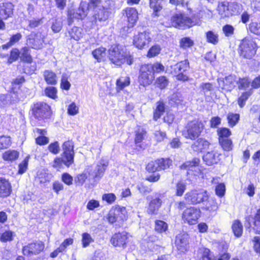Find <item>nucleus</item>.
Wrapping results in <instances>:
<instances>
[{"label": "nucleus", "instance_id": "nucleus-11", "mask_svg": "<svg viewBox=\"0 0 260 260\" xmlns=\"http://www.w3.org/2000/svg\"><path fill=\"white\" fill-rule=\"evenodd\" d=\"M208 198V193L206 190L193 189L187 191L184 198L187 203L197 205L203 203Z\"/></svg>", "mask_w": 260, "mask_h": 260}, {"label": "nucleus", "instance_id": "nucleus-55", "mask_svg": "<svg viewBox=\"0 0 260 260\" xmlns=\"http://www.w3.org/2000/svg\"><path fill=\"white\" fill-rule=\"evenodd\" d=\"M248 29L251 33L260 36V22L256 21L251 22L249 24Z\"/></svg>", "mask_w": 260, "mask_h": 260}, {"label": "nucleus", "instance_id": "nucleus-1", "mask_svg": "<svg viewBox=\"0 0 260 260\" xmlns=\"http://www.w3.org/2000/svg\"><path fill=\"white\" fill-rule=\"evenodd\" d=\"M173 161L170 157H158L150 161L145 166V170L149 175L146 176L145 180L151 183L158 182L161 177L160 171H166L171 169Z\"/></svg>", "mask_w": 260, "mask_h": 260}, {"label": "nucleus", "instance_id": "nucleus-30", "mask_svg": "<svg viewBox=\"0 0 260 260\" xmlns=\"http://www.w3.org/2000/svg\"><path fill=\"white\" fill-rule=\"evenodd\" d=\"M210 145V143L207 140L199 137L192 143L191 147L194 151L202 152L207 149Z\"/></svg>", "mask_w": 260, "mask_h": 260}, {"label": "nucleus", "instance_id": "nucleus-26", "mask_svg": "<svg viewBox=\"0 0 260 260\" xmlns=\"http://www.w3.org/2000/svg\"><path fill=\"white\" fill-rule=\"evenodd\" d=\"M219 85L221 83V88L226 91H231L235 87L236 78L229 75L218 81Z\"/></svg>", "mask_w": 260, "mask_h": 260}, {"label": "nucleus", "instance_id": "nucleus-47", "mask_svg": "<svg viewBox=\"0 0 260 260\" xmlns=\"http://www.w3.org/2000/svg\"><path fill=\"white\" fill-rule=\"evenodd\" d=\"M169 83V79L164 75L157 77L154 82L155 85L161 90L166 88Z\"/></svg>", "mask_w": 260, "mask_h": 260}, {"label": "nucleus", "instance_id": "nucleus-50", "mask_svg": "<svg viewBox=\"0 0 260 260\" xmlns=\"http://www.w3.org/2000/svg\"><path fill=\"white\" fill-rule=\"evenodd\" d=\"M20 56V52L18 48H12L9 52V55L8 57L7 62L8 64H11L17 61Z\"/></svg>", "mask_w": 260, "mask_h": 260}, {"label": "nucleus", "instance_id": "nucleus-22", "mask_svg": "<svg viewBox=\"0 0 260 260\" xmlns=\"http://www.w3.org/2000/svg\"><path fill=\"white\" fill-rule=\"evenodd\" d=\"M14 5L9 1L0 3V18L7 20L12 17L14 14Z\"/></svg>", "mask_w": 260, "mask_h": 260}, {"label": "nucleus", "instance_id": "nucleus-18", "mask_svg": "<svg viewBox=\"0 0 260 260\" xmlns=\"http://www.w3.org/2000/svg\"><path fill=\"white\" fill-rule=\"evenodd\" d=\"M128 233L125 231L115 233L110 238V242L114 247L125 249L129 242Z\"/></svg>", "mask_w": 260, "mask_h": 260}, {"label": "nucleus", "instance_id": "nucleus-6", "mask_svg": "<svg viewBox=\"0 0 260 260\" xmlns=\"http://www.w3.org/2000/svg\"><path fill=\"white\" fill-rule=\"evenodd\" d=\"M128 216L126 207L116 205L111 207L106 215V219L110 224L118 222L122 224L127 220Z\"/></svg>", "mask_w": 260, "mask_h": 260}, {"label": "nucleus", "instance_id": "nucleus-27", "mask_svg": "<svg viewBox=\"0 0 260 260\" xmlns=\"http://www.w3.org/2000/svg\"><path fill=\"white\" fill-rule=\"evenodd\" d=\"M221 154L216 151L208 152L203 156V159L205 164L208 166H211L217 164L220 160Z\"/></svg>", "mask_w": 260, "mask_h": 260}, {"label": "nucleus", "instance_id": "nucleus-52", "mask_svg": "<svg viewBox=\"0 0 260 260\" xmlns=\"http://www.w3.org/2000/svg\"><path fill=\"white\" fill-rule=\"evenodd\" d=\"M253 224L255 233L260 235V208L256 210L254 215Z\"/></svg>", "mask_w": 260, "mask_h": 260}, {"label": "nucleus", "instance_id": "nucleus-43", "mask_svg": "<svg viewBox=\"0 0 260 260\" xmlns=\"http://www.w3.org/2000/svg\"><path fill=\"white\" fill-rule=\"evenodd\" d=\"M240 115L239 113L229 112L226 115V120L230 127L235 126L239 122Z\"/></svg>", "mask_w": 260, "mask_h": 260}, {"label": "nucleus", "instance_id": "nucleus-17", "mask_svg": "<svg viewBox=\"0 0 260 260\" xmlns=\"http://www.w3.org/2000/svg\"><path fill=\"white\" fill-rule=\"evenodd\" d=\"M44 242L40 240H37L23 246L22 252L24 255L32 256L39 254L44 250Z\"/></svg>", "mask_w": 260, "mask_h": 260}, {"label": "nucleus", "instance_id": "nucleus-9", "mask_svg": "<svg viewBox=\"0 0 260 260\" xmlns=\"http://www.w3.org/2000/svg\"><path fill=\"white\" fill-rule=\"evenodd\" d=\"M30 110L32 116L38 120H44L49 118L52 114L50 106L44 102L33 103Z\"/></svg>", "mask_w": 260, "mask_h": 260}, {"label": "nucleus", "instance_id": "nucleus-40", "mask_svg": "<svg viewBox=\"0 0 260 260\" xmlns=\"http://www.w3.org/2000/svg\"><path fill=\"white\" fill-rule=\"evenodd\" d=\"M236 84L239 90H246L251 86V80L248 76L239 77L236 81Z\"/></svg>", "mask_w": 260, "mask_h": 260}, {"label": "nucleus", "instance_id": "nucleus-49", "mask_svg": "<svg viewBox=\"0 0 260 260\" xmlns=\"http://www.w3.org/2000/svg\"><path fill=\"white\" fill-rule=\"evenodd\" d=\"M200 159L198 157H193L191 160H186L180 166L182 169H189L192 167L199 166L200 164Z\"/></svg>", "mask_w": 260, "mask_h": 260}, {"label": "nucleus", "instance_id": "nucleus-29", "mask_svg": "<svg viewBox=\"0 0 260 260\" xmlns=\"http://www.w3.org/2000/svg\"><path fill=\"white\" fill-rule=\"evenodd\" d=\"M166 110L165 102L162 100H160L156 103V106L153 112V119L157 121L165 113Z\"/></svg>", "mask_w": 260, "mask_h": 260}, {"label": "nucleus", "instance_id": "nucleus-8", "mask_svg": "<svg viewBox=\"0 0 260 260\" xmlns=\"http://www.w3.org/2000/svg\"><path fill=\"white\" fill-rule=\"evenodd\" d=\"M218 142L224 151L229 152L234 148V144L232 139V132L226 127H218L216 130Z\"/></svg>", "mask_w": 260, "mask_h": 260}, {"label": "nucleus", "instance_id": "nucleus-4", "mask_svg": "<svg viewBox=\"0 0 260 260\" xmlns=\"http://www.w3.org/2000/svg\"><path fill=\"white\" fill-rule=\"evenodd\" d=\"M205 128V121L193 119L188 121L184 125L182 135L186 139L194 141L200 137Z\"/></svg>", "mask_w": 260, "mask_h": 260}, {"label": "nucleus", "instance_id": "nucleus-46", "mask_svg": "<svg viewBox=\"0 0 260 260\" xmlns=\"http://www.w3.org/2000/svg\"><path fill=\"white\" fill-rule=\"evenodd\" d=\"M179 47L182 50H187L194 46V41L189 37L181 38L179 42Z\"/></svg>", "mask_w": 260, "mask_h": 260}, {"label": "nucleus", "instance_id": "nucleus-38", "mask_svg": "<svg viewBox=\"0 0 260 260\" xmlns=\"http://www.w3.org/2000/svg\"><path fill=\"white\" fill-rule=\"evenodd\" d=\"M20 59L23 63L31 64L33 62V58L30 54L29 47L24 46L21 49Z\"/></svg>", "mask_w": 260, "mask_h": 260}, {"label": "nucleus", "instance_id": "nucleus-53", "mask_svg": "<svg viewBox=\"0 0 260 260\" xmlns=\"http://www.w3.org/2000/svg\"><path fill=\"white\" fill-rule=\"evenodd\" d=\"M161 47L159 45L152 46L148 50L146 56L148 58H152L157 56L160 52Z\"/></svg>", "mask_w": 260, "mask_h": 260}, {"label": "nucleus", "instance_id": "nucleus-57", "mask_svg": "<svg viewBox=\"0 0 260 260\" xmlns=\"http://www.w3.org/2000/svg\"><path fill=\"white\" fill-rule=\"evenodd\" d=\"M102 3V0H89L87 9L88 10H92L95 12V11L99 10L102 6H103Z\"/></svg>", "mask_w": 260, "mask_h": 260}, {"label": "nucleus", "instance_id": "nucleus-10", "mask_svg": "<svg viewBox=\"0 0 260 260\" xmlns=\"http://www.w3.org/2000/svg\"><path fill=\"white\" fill-rule=\"evenodd\" d=\"M202 216V211L200 207L194 206H189L183 211L181 217L184 223L189 225L197 224Z\"/></svg>", "mask_w": 260, "mask_h": 260}, {"label": "nucleus", "instance_id": "nucleus-36", "mask_svg": "<svg viewBox=\"0 0 260 260\" xmlns=\"http://www.w3.org/2000/svg\"><path fill=\"white\" fill-rule=\"evenodd\" d=\"M131 83L130 77L128 76L118 78L116 81V90L119 92L123 90L126 87L128 86Z\"/></svg>", "mask_w": 260, "mask_h": 260}, {"label": "nucleus", "instance_id": "nucleus-25", "mask_svg": "<svg viewBox=\"0 0 260 260\" xmlns=\"http://www.w3.org/2000/svg\"><path fill=\"white\" fill-rule=\"evenodd\" d=\"M111 12L109 8L102 6L99 10L95 11L93 17L95 22H104L110 18Z\"/></svg>", "mask_w": 260, "mask_h": 260}, {"label": "nucleus", "instance_id": "nucleus-48", "mask_svg": "<svg viewBox=\"0 0 260 260\" xmlns=\"http://www.w3.org/2000/svg\"><path fill=\"white\" fill-rule=\"evenodd\" d=\"M206 41L208 43L213 45H216L219 42V36L217 33L212 31L208 30L205 33Z\"/></svg>", "mask_w": 260, "mask_h": 260}, {"label": "nucleus", "instance_id": "nucleus-34", "mask_svg": "<svg viewBox=\"0 0 260 260\" xmlns=\"http://www.w3.org/2000/svg\"><path fill=\"white\" fill-rule=\"evenodd\" d=\"M253 90L248 88L241 92L237 99V102L240 108H243L249 98L252 95Z\"/></svg>", "mask_w": 260, "mask_h": 260}, {"label": "nucleus", "instance_id": "nucleus-51", "mask_svg": "<svg viewBox=\"0 0 260 260\" xmlns=\"http://www.w3.org/2000/svg\"><path fill=\"white\" fill-rule=\"evenodd\" d=\"M15 233L10 230L4 231L0 236V241L4 243L12 241L15 236Z\"/></svg>", "mask_w": 260, "mask_h": 260}, {"label": "nucleus", "instance_id": "nucleus-2", "mask_svg": "<svg viewBox=\"0 0 260 260\" xmlns=\"http://www.w3.org/2000/svg\"><path fill=\"white\" fill-rule=\"evenodd\" d=\"M108 57L111 63L118 67H121L124 63L131 65L133 62L132 55L125 51L119 44L111 45L108 50Z\"/></svg>", "mask_w": 260, "mask_h": 260}, {"label": "nucleus", "instance_id": "nucleus-7", "mask_svg": "<svg viewBox=\"0 0 260 260\" xmlns=\"http://www.w3.org/2000/svg\"><path fill=\"white\" fill-rule=\"evenodd\" d=\"M171 68L170 74L174 75L177 81L184 82L189 80L188 71L190 69V63L188 59L179 61Z\"/></svg>", "mask_w": 260, "mask_h": 260}, {"label": "nucleus", "instance_id": "nucleus-63", "mask_svg": "<svg viewBox=\"0 0 260 260\" xmlns=\"http://www.w3.org/2000/svg\"><path fill=\"white\" fill-rule=\"evenodd\" d=\"M215 194L219 198H222L225 192V186L223 183H219L215 186Z\"/></svg>", "mask_w": 260, "mask_h": 260}, {"label": "nucleus", "instance_id": "nucleus-44", "mask_svg": "<svg viewBox=\"0 0 260 260\" xmlns=\"http://www.w3.org/2000/svg\"><path fill=\"white\" fill-rule=\"evenodd\" d=\"M232 230L235 237L239 238L242 236L243 227L242 222L239 219L233 221L232 225Z\"/></svg>", "mask_w": 260, "mask_h": 260}, {"label": "nucleus", "instance_id": "nucleus-54", "mask_svg": "<svg viewBox=\"0 0 260 260\" xmlns=\"http://www.w3.org/2000/svg\"><path fill=\"white\" fill-rule=\"evenodd\" d=\"M45 95L52 99L55 100L57 98V89L54 86H47L45 88Z\"/></svg>", "mask_w": 260, "mask_h": 260}, {"label": "nucleus", "instance_id": "nucleus-19", "mask_svg": "<svg viewBox=\"0 0 260 260\" xmlns=\"http://www.w3.org/2000/svg\"><path fill=\"white\" fill-rule=\"evenodd\" d=\"M45 37L41 32H31L26 38V43L30 48L39 50L43 47Z\"/></svg>", "mask_w": 260, "mask_h": 260}, {"label": "nucleus", "instance_id": "nucleus-58", "mask_svg": "<svg viewBox=\"0 0 260 260\" xmlns=\"http://www.w3.org/2000/svg\"><path fill=\"white\" fill-rule=\"evenodd\" d=\"M148 64L149 66H150V68H151V70L153 72L154 74L155 73H160L165 71V67L161 63L159 62H156L153 64L148 63Z\"/></svg>", "mask_w": 260, "mask_h": 260}, {"label": "nucleus", "instance_id": "nucleus-23", "mask_svg": "<svg viewBox=\"0 0 260 260\" xmlns=\"http://www.w3.org/2000/svg\"><path fill=\"white\" fill-rule=\"evenodd\" d=\"M206 204L202 207L203 211L209 216H213L216 214L217 211L219 208V205L215 198H209L206 200Z\"/></svg>", "mask_w": 260, "mask_h": 260}, {"label": "nucleus", "instance_id": "nucleus-12", "mask_svg": "<svg viewBox=\"0 0 260 260\" xmlns=\"http://www.w3.org/2000/svg\"><path fill=\"white\" fill-rule=\"evenodd\" d=\"M61 158L64 161V166L69 168L74 162V143L72 140L64 141L62 144Z\"/></svg>", "mask_w": 260, "mask_h": 260}, {"label": "nucleus", "instance_id": "nucleus-64", "mask_svg": "<svg viewBox=\"0 0 260 260\" xmlns=\"http://www.w3.org/2000/svg\"><path fill=\"white\" fill-rule=\"evenodd\" d=\"M48 150L50 152L53 154H57L60 151L59 144L58 141H54L49 144L48 146Z\"/></svg>", "mask_w": 260, "mask_h": 260}, {"label": "nucleus", "instance_id": "nucleus-35", "mask_svg": "<svg viewBox=\"0 0 260 260\" xmlns=\"http://www.w3.org/2000/svg\"><path fill=\"white\" fill-rule=\"evenodd\" d=\"M43 77L48 85L54 86L57 84V77L53 71L49 70H45L43 72Z\"/></svg>", "mask_w": 260, "mask_h": 260}, {"label": "nucleus", "instance_id": "nucleus-59", "mask_svg": "<svg viewBox=\"0 0 260 260\" xmlns=\"http://www.w3.org/2000/svg\"><path fill=\"white\" fill-rule=\"evenodd\" d=\"M11 138L9 136H0V149H6L11 145Z\"/></svg>", "mask_w": 260, "mask_h": 260}, {"label": "nucleus", "instance_id": "nucleus-16", "mask_svg": "<svg viewBox=\"0 0 260 260\" xmlns=\"http://www.w3.org/2000/svg\"><path fill=\"white\" fill-rule=\"evenodd\" d=\"M175 246L180 254L185 253L189 250V237L185 232L180 233L175 237Z\"/></svg>", "mask_w": 260, "mask_h": 260}, {"label": "nucleus", "instance_id": "nucleus-62", "mask_svg": "<svg viewBox=\"0 0 260 260\" xmlns=\"http://www.w3.org/2000/svg\"><path fill=\"white\" fill-rule=\"evenodd\" d=\"M92 242H93V240L89 233H83L82 234V246L83 247H87Z\"/></svg>", "mask_w": 260, "mask_h": 260}, {"label": "nucleus", "instance_id": "nucleus-41", "mask_svg": "<svg viewBox=\"0 0 260 260\" xmlns=\"http://www.w3.org/2000/svg\"><path fill=\"white\" fill-rule=\"evenodd\" d=\"M19 154L17 150L9 149L2 154V158L5 161L12 162L18 158Z\"/></svg>", "mask_w": 260, "mask_h": 260}, {"label": "nucleus", "instance_id": "nucleus-39", "mask_svg": "<svg viewBox=\"0 0 260 260\" xmlns=\"http://www.w3.org/2000/svg\"><path fill=\"white\" fill-rule=\"evenodd\" d=\"M22 38V35L20 32H17L11 36L9 41L1 46L3 50H7L11 47L17 43Z\"/></svg>", "mask_w": 260, "mask_h": 260}, {"label": "nucleus", "instance_id": "nucleus-13", "mask_svg": "<svg viewBox=\"0 0 260 260\" xmlns=\"http://www.w3.org/2000/svg\"><path fill=\"white\" fill-rule=\"evenodd\" d=\"M238 8V5L236 2L222 1L218 3L216 11L221 18H225L234 15Z\"/></svg>", "mask_w": 260, "mask_h": 260}, {"label": "nucleus", "instance_id": "nucleus-60", "mask_svg": "<svg viewBox=\"0 0 260 260\" xmlns=\"http://www.w3.org/2000/svg\"><path fill=\"white\" fill-rule=\"evenodd\" d=\"M71 87V84L69 81L68 77L66 75H63L61 78L60 88L62 90H69Z\"/></svg>", "mask_w": 260, "mask_h": 260}, {"label": "nucleus", "instance_id": "nucleus-15", "mask_svg": "<svg viewBox=\"0 0 260 260\" xmlns=\"http://www.w3.org/2000/svg\"><path fill=\"white\" fill-rule=\"evenodd\" d=\"M152 41L150 33L146 30L138 32L133 37V45L139 50L148 47Z\"/></svg>", "mask_w": 260, "mask_h": 260}, {"label": "nucleus", "instance_id": "nucleus-33", "mask_svg": "<svg viewBox=\"0 0 260 260\" xmlns=\"http://www.w3.org/2000/svg\"><path fill=\"white\" fill-rule=\"evenodd\" d=\"M36 131L40 136L35 138L36 144L39 146L47 145L49 141V138L45 136L47 133V130L46 129L37 128Z\"/></svg>", "mask_w": 260, "mask_h": 260}, {"label": "nucleus", "instance_id": "nucleus-42", "mask_svg": "<svg viewBox=\"0 0 260 260\" xmlns=\"http://www.w3.org/2000/svg\"><path fill=\"white\" fill-rule=\"evenodd\" d=\"M69 36L71 39L79 41L84 36L83 30L82 28L74 26L69 31Z\"/></svg>", "mask_w": 260, "mask_h": 260}, {"label": "nucleus", "instance_id": "nucleus-45", "mask_svg": "<svg viewBox=\"0 0 260 260\" xmlns=\"http://www.w3.org/2000/svg\"><path fill=\"white\" fill-rule=\"evenodd\" d=\"M186 183L184 180H179L175 184V195L177 197H182L186 190Z\"/></svg>", "mask_w": 260, "mask_h": 260}, {"label": "nucleus", "instance_id": "nucleus-31", "mask_svg": "<svg viewBox=\"0 0 260 260\" xmlns=\"http://www.w3.org/2000/svg\"><path fill=\"white\" fill-rule=\"evenodd\" d=\"M107 52L108 51L105 47L101 46L92 50L91 54L97 62H101L106 60Z\"/></svg>", "mask_w": 260, "mask_h": 260}, {"label": "nucleus", "instance_id": "nucleus-24", "mask_svg": "<svg viewBox=\"0 0 260 260\" xmlns=\"http://www.w3.org/2000/svg\"><path fill=\"white\" fill-rule=\"evenodd\" d=\"M12 192V186L10 181L4 177H0V198L9 197Z\"/></svg>", "mask_w": 260, "mask_h": 260}, {"label": "nucleus", "instance_id": "nucleus-14", "mask_svg": "<svg viewBox=\"0 0 260 260\" xmlns=\"http://www.w3.org/2000/svg\"><path fill=\"white\" fill-rule=\"evenodd\" d=\"M148 63H145L140 66L138 82L140 85L146 87L150 85L154 80L155 76L153 72L150 68Z\"/></svg>", "mask_w": 260, "mask_h": 260}, {"label": "nucleus", "instance_id": "nucleus-32", "mask_svg": "<svg viewBox=\"0 0 260 260\" xmlns=\"http://www.w3.org/2000/svg\"><path fill=\"white\" fill-rule=\"evenodd\" d=\"M158 1L159 0H148L149 6L152 10V16L153 17L160 16L163 9L162 5Z\"/></svg>", "mask_w": 260, "mask_h": 260}, {"label": "nucleus", "instance_id": "nucleus-28", "mask_svg": "<svg viewBox=\"0 0 260 260\" xmlns=\"http://www.w3.org/2000/svg\"><path fill=\"white\" fill-rule=\"evenodd\" d=\"M162 202L159 198H155L151 199L147 208L148 214L150 215L157 214L159 209L162 205Z\"/></svg>", "mask_w": 260, "mask_h": 260}, {"label": "nucleus", "instance_id": "nucleus-5", "mask_svg": "<svg viewBox=\"0 0 260 260\" xmlns=\"http://www.w3.org/2000/svg\"><path fill=\"white\" fill-rule=\"evenodd\" d=\"M197 24L194 16L189 17L183 13H175L170 18L168 27L184 30L190 28Z\"/></svg>", "mask_w": 260, "mask_h": 260}, {"label": "nucleus", "instance_id": "nucleus-21", "mask_svg": "<svg viewBox=\"0 0 260 260\" xmlns=\"http://www.w3.org/2000/svg\"><path fill=\"white\" fill-rule=\"evenodd\" d=\"M135 137L134 142L136 148L138 149L144 150L145 145L143 141L147 134L146 129L141 126H137V128L135 131Z\"/></svg>", "mask_w": 260, "mask_h": 260}, {"label": "nucleus", "instance_id": "nucleus-61", "mask_svg": "<svg viewBox=\"0 0 260 260\" xmlns=\"http://www.w3.org/2000/svg\"><path fill=\"white\" fill-rule=\"evenodd\" d=\"M153 135L154 140L157 142H162L167 138L166 132L160 129L155 131Z\"/></svg>", "mask_w": 260, "mask_h": 260}, {"label": "nucleus", "instance_id": "nucleus-20", "mask_svg": "<svg viewBox=\"0 0 260 260\" xmlns=\"http://www.w3.org/2000/svg\"><path fill=\"white\" fill-rule=\"evenodd\" d=\"M122 14L126 19L128 28H132L136 24L139 14L136 8L127 7L122 10Z\"/></svg>", "mask_w": 260, "mask_h": 260}, {"label": "nucleus", "instance_id": "nucleus-3", "mask_svg": "<svg viewBox=\"0 0 260 260\" xmlns=\"http://www.w3.org/2000/svg\"><path fill=\"white\" fill-rule=\"evenodd\" d=\"M258 46L255 41L248 37H245L240 41L237 52L240 58L251 60L255 57Z\"/></svg>", "mask_w": 260, "mask_h": 260}, {"label": "nucleus", "instance_id": "nucleus-37", "mask_svg": "<svg viewBox=\"0 0 260 260\" xmlns=\"http://www.w3.org/2000/svg\"><path fill=\"white\" fill-rule=\"evenodd\" d=\"M169 230L168 224L161 219H156L154 221V230L158 234L166 233Z\"/></svg>", "mask_w": 260, "mask_h": 260}, {"label": "nucleus", "instance_id": "nucleus-56", "mask_svg": "<svg viewBox=\"0 0 260 260\" xmlns=\"http://www.w3.org/2000/svg\"><path fill=\"white\" fill-rule=\"evenodd\" d=\"M117 198L114 193H105L102 196V200L109 205L113 204Z\"/></svg>", "mask_w": 260, "mask_h": 260}]
</instances>
